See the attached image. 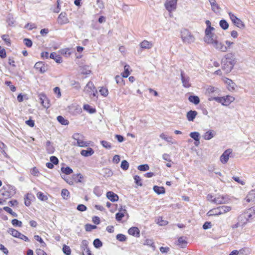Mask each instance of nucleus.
I'll list each match as a JSON object with an SVG mask.
<instances>
[{
	"instance_id": "f257e3e1",
	"label": "nucleus",
	"mask_w": 255,
	"mask_h": 255,
	"mask_svg": "<svg viewBox=\"0 0 255 255\" xmlns=\"http://www.w3.org/2000/svg\"><path fill=\"white\" fill-rule=\"evenodd\" d=\"M181 38L185 43L190 44L194 42L195 38L191 33L186 29L181 31Z\"/></svg>"
},
{
	"instance_id": "f03ea898",
	"label": "nucleus",
	"mask_w": 255,
	"mask_h": 255,
	"mask_svg": "<svg viewBox=\"0 0 255 255\" xmlns=\"http://www.w3.org/2000/svg\"><path fill=\"white\" fill-rule=\"evenodd\" d=\"M72 137L77 141V145L80 147H87L89 145V142L83 140L84 136L79 133H75Z\"/></svg>"
},
{
	"instance_id": "7ed1b4c3",
	"label": "nucleus",
	"mask_w": 255,
	"mask_h": 255,
	"mask_svg": "<svg viewBox=\"0 0 255 255\" xmlns=\"http://www.w3.org/2000/svg\"><path fill=\"white\" fill-rule=\"evenodd\" d=\"M211 41V42H208V44H211L215 48L221 51L225 52L227 51V47L217 39V36L212 39Z\"/></svg>"
},
{
	"instance_id": "20e7f679",
	"label": "nucleus",
	"mask_w": 255,
	"mask_h": 255,
	"mask_svg": "<svg viewBox=\"0 0 255 255\" xmlns=\"http://www.w3.org/2000/svg\"><path fill=\"white\" fill-rule=\"evenodd\" d=\"M230 18L232 20V22L236 25L238 27L243 29L245 27V25L244 22L239 18H238L233 13L230 12L228 13Z\"/></svg>"
},
{
	"instance_id": "39448f33",
	"label": "nucleus",
	"mask_w": 255,
	"mask_h": 255,
	"mask_svg": "<svg viewBox=\"0 0 255 255\" xmlns=\"http://www.w3.org/2000/svg\"><path fill=\"white\" fill-rule=\"evenodd\" d=\"M214 28H206L205 29V36L204 38V40L205 42L208 43V42H211L212 39L216 38L217 36L214 33H212V31L214 30Z\"/></svg>"
},
{
	"instance_id": "423d86ee",
	"label": "nucleus",
	"mask_w": 255,
	"mask_h": 255,
	"mask_svg": "<svg viewBox=\"0 0 255 255\" xmlns=\"http://www.w3.org/2000/svg\"><path fill=\"white\" fill-rule=\"evenodd\" d=\"M180 76L183 86L185 88H189L191 85L189 77L186 75L183 70H181Z\"/></svg>"
},
{
	"instance_id": "0eeeda50",
	"label": "nucleus",
	"mask_w": 255,
	"mask_h": 255,
	"mask_svg": "<svg viewBox=\"0 0 255 255\" xmlns=\"http://www.w3.org/2000/svg\"><path fill=\"white\" fill-rule=\"evenodd\" d=\"M177 0H166L164 3L166 9L169 12L174 10L176 8Z\"/></svg>"
},
{
	"instance_id": "6e6552de",
	"label": "nucleus",
	"mask_w": 255,
	"mask_h": 255,
	"mask_svg": "<svg viewBox=\"0 0 255 255\" xmlns=\"http://www.w3.org/2000/svg\"><path fill=\"white\" fill-rule=\"evenodd\" d=\"M39 100L41 104L46 109L50 107V101L45 94L42 93L38 95Z\"/></svg>"
},
{
	"instance_id": "1a4fd4ad",
	"label": "nucleus",
	"mask_w": 255,
	"mask_h": 255,
	"mask_svg": "<svg viewBox=\"0 0 255 255\" xmlns=\"http://www.w3.org/2000/svg\"><path fill=\"white\" fill-rule=\"evenodd\" d=\"M57 23L60 25H64L69 22V18L66 12H62L58 16L57 19Z\"/></svg>"
},
{
	"instance_id": "9d476101",
	"label": "nucleus",
	"mask_w": 255,
	"mask_h": 255,
	"mask_svg": "<svg viewBox=\"0 0 255 255\" xmlns=\"http://www.w3.org/2000/svg\"><path fill=\"white\" fill-rule=\"evenodd\" d=\"M254 211L255 210L252 209L251 208L244 213L245 216L244 217L246 218V220L244 221V225H246L248 222H250V220L255 218V213H254Z\"/></svg>"
},
{
	"instance_id": "9b49d317",
	"label": "nucleus",
	"mask_w": 255,
	"mask_h": 255,
	"mask_svg": "<svg viewBox=\"0 0 255 255\" xmlns=\"http://www.w3.org/2000/svg\"><path fill=\"white\" fill-rule=\"evenodd\" d=\"M236 62L235 56L232 53H228L222 60V63L224 64H233Z\"/></svg>"
},
{
	"instance_id": "f8f14e48",
	"label": "nucleus",
	"mask_w": 255,
	"mask_h": 255,
	"mask_svg": "<svg viewBox=\"0 0 255 255\" xmlns=\"http://www.w3.org/2000/svg\"><path fill=\"white\" fill-rule=\"evenodd\" d=\"M232 153V149L229 148L226 150L220 156V161L223 164H226L229 159V157H231L230 155Z\"/></svg>"
},
{
	"instance_id": "ddd939ff",
	"label": "nucleus",
	"mask_w": 255,
	"mask_h": 255,
	"mask_svg": "<svg viewBox=\"0 0 255 255\" xmlns=\"http://www.w3.org/2000/svg\"><path fill=\"white\" fill-rule=\"evenodd\" d=\"M222 80L227 85V88L229 91H232L235 89L236 84L231 79L224 77L222 78Z\"/></svg>"
},
{
	"instance_id": "4468645a",
	"label": "nucleus",
	"mask_w": 255,
	"mask_h": 255,
	"mask_svg": "<svg viewBox=\"0 0 255 255\" xmlns=\"http://www.w3.org/2000/svg\"><path fill=\"white\" fill-rule=\"evenodd\" d=\"M212 202L217 204H226L228 203V199L225 196H219L216 198H214Z\"/></svg>"
},
{
	"instance_id": "2eb2a0df",
	"label": "nucleus",
	"mask_w": 255,
	"mask_h": 255,
	"mask_svg": "<svg viewBox=\"0 0 255 255\" xmlns=\"http://www.w3.org/2000/svg\"><path fill=\"white\" fill-rule=\"evenodd\" d=\"M126 214L128 215V213L126 209H125V207L124 208L121 207L119 209V212L116 214V219L118 221H120Z\"/></svg>"
},
{
	"instance_id": "dca6fc26",
	"label": "nucleus",
	"mask_w": 255,
	"mask_h": 255,
	"mask_svg": "<svg viewBox=\"0 0 255 255\" xmlns=\"http://www.w3.org/2000/svg\"><path fill=\"white\" fill-rule=\"evenodd\" d=\"M139 45L142 49H149L153 47V43L151 41L144 40L139 43Z\"/></svg>"
},
{
	"instance_id": "f3484780",
	"label": "nucleus",
	"mask_w": 255,
	"mask_h": 255,
	"mask_svg": "<svg viewBox=\"0 0 255 255\" xmlns=\"http://www.w3.org/2000/svg\"><path fill=\"white\" fill-rule=\"evenodd\" d=\"M128 233L133 236L139 237L140 236V231L137 227H131L128 230Z\"/></svg>"
},
{
	"instance_id": "a211bd4d",
	"label": "nucleus",
	"mask_w": 255,
	"mask_h": 255,
	"mask_svg": "<svg viewBox=\"0 0 255 255\" xmlns=\"http://www.w3.org/2000/svg\"><path fill=\"white\" fill-rule=\"evenodd\" d=\"M107 197L112 202L117 201L119 199L118 196L112 191H108L106 194Z\"/></svg>"
},
{
	"instance_id": "6ab92c4d",
	"label": "nucleus",
	"mask_w": 255,
	"mask_h": 255,
	"mask_svg": "<svg viewBox=\"0 0 255 255\" xmlns=\"http://www.w3.org/2000/svg\"><path fill=\"white\" fill-rule=\"evenodd\" d=\"M216 134V132L213 130H209L206 131L203 135V138L205 140H210Z\"/></svg>"
},
{
	"instance_id": "aec40b11",
	"label": "nucleus",
	"mask_w": 255,
	"mask_h": 255,
	"mask_svg": "<svg viewBox=\"0 0 255 255\" xmlns=\"http://www.w3.org/2000/svg\"><path fill=\"white\" fill-rule=\"evenodd\" d=\"M80 153L83 156L88 157L92 155L94 153V151L91 147H88L86 150H82Z\"/></svg>"
},
{
	"instance_id": "412c9836",
	"label": "nucleus",
	"mask_w": 255,
	"mask_h": 255,
	"mask_svg": "<svg viewBox=\"0 0 255 255\" xmlns=\"http://www.w3.org/2000/svg\"><path fill=\"white\" fill-rule=\"evenodd\" d=\"M197 112L196 111H189L187 113V119L189 121L193 122L195 119V117L197 115Z\"/></svg>"
},
{
	"instance_id": "4be33fe9",
	"label": "nucleus",
	"mask_w": 255,
	"mask_h": 255,
	"mask_svg": "<svg viewBox=\"0 0 255 255\" xmlns=\"http://www.w3.org/2000/svg\"><path fill=\"white\" fill-rule=\"evenodd\" d=\"M246 200L248 202H255V189L254 190H252L249 192L246 197Z\"/></svg>"
},
{
	"instance_id": "5701e85b",
	"label": "nucleus",
	"mask_w": 255,
	"mask_h": 255,
	"mask_svg": "<svg viewBox=\"0 0 255 255\" xmlns=\"http://www.w3.org/2000/svg\"><path fill=\"white\" fill-rule=\"evenodd\" d=\"M79 71L82 74L85 75H89L91 72V70L89 69V66L87 65L81 66Z\"/></svg>"
},
{
	"instance_id": "b1692460",
	"label": "nucleus",
	"mask_w": 255,
	"mask_h": 255,
	"mask_svg": "<svg viewBox=\"0 0 255 255\" xmlns=\"http://www.w3.org/2000/svg\"><path fill=\"white\" fill-rule=\"evenodd\" d=\"M58 52L64 56L68 57L72 53V50L70 48H63L59 50Z\"/></svg>"
},
{
	"instance_id": "393cba45",
	"label": "nucleus",
	"mask_w": 255,
	"mask_h": 255,
	"mask_svg": "<svg viewBox=\"0 0 255 255\" xmlns=\"http://www.w3.org/2000/svg\"><path fill=\"white\" fill-rule=\"evenodd\" d=\"M211 5L212 9L215 12H218L220 10V7L218 4L216 2L215 0H209Z\"/></svg>"
},
{
	"instance_id": "a878e982",
	"label": "nucleus",
	"mask_w": 255,
	"mask_h": 255,
	"mask_svg": "<svg viewBox=\"0 0 255 255\" xmlns=\"http://www.w3.org/2000/svg\"><path fill=\"white\" fill-rule=\"evenodd\" d=\"M101 174L105 177H110L113 175V173L110 169L104 168L102 170Z\"/></svg>"
},
{
	"instance_id": "bb28decb",
	"label": "nucleus",
	"mask_w": 255,
	"mask_h": 255,
	"mask_svg": "<svg viewBox=\"0 0 255 255\" xmlns=\"http://www.w3.org/2000/svg\"><path fill=\"white\" fill-rule=\"evenodd\" d=\"M153 190L158 195L163 194L165 193V188L161 186L155 185L153 187Z\"/></svg>"
},
{
	"instance_id": "cd10ccee",
	"label": "nucleus",
	"mask_w": 255,
	"mask_h": 255,
	"mask_svg": "<svg viewBox=\"0 0 255 255\" xmlns=\"http://www.w3.org/2000/svg\"><path fill=\"white\" fill-rule=\"evenodd\" d=\"M218 208L220 215L229 212L231 210V207L228 206H220Z\"/></svg>"
},
{
	"instance_id": "c85d7f7f",
	"label": "nucleus",
	"mask_w": 255,
	"mask_h": 255,
	"mask_svg": "<svg viewBox=\"0 0 255 255\" xmlns=\"http://www.w3.org/2000/svg\"><path fill=\"white\" fill-rule=\"evenodd\" d=\"M85 91L88 93L96 91V88L95 87L93 83L91 82H89L85 88Z\"/></svg>"
},
{
	"instance_id": "c756f323",
	"label": "nucleus",
	"mask_w": 255,
	"mask_h": 255,
	"mask_svg": "<svg viewBox=\"0 0 255 255\" xmlns=\"http://www.w3.org/2000/svg\"><path fill=\"white\" fill-rule=\"evenodd\" d=\"M34 67L38 70L41 73H44L48 70L47 65H34Z\"/></svg>"
},
{
	"instance_id": "7c9ffc66",
	"label": "nucleus",
	"mask_w": 255,
	"mask_h": 255,
	"mask_svg": "<svg viewBox=\"0 0 255 255\" xmlns=\"http://www.w3.org/2000/svg\"><path fill=\"white\" fill-rule=\"evenodd\" d=\"M215 101L218 103H221L222 105L228 106L227 103L226 102V99L225 97H215Z\"/></svg>"
},
{
	"instance_id": "2f4dec72",
	"label": "nucleus",
	"mask_w": 255,
	"mask_h": 255,
	"mask_svg": "<svg viewBox=\"0 0 255 255\" xmlns=\"http://www.w3.org/2000/svg\"><path fill=\"white\" fill-rule=\"evenodd\" d=\"M130 66L129 65H125L124 66V72L122 73V77L123 78H127L130 73Z\"/></svg>"
},
{
	"instance_id": "473e14b6",
	"label": "nucleus",
	"mask_w": 255,
	"mask_h": 255,
	"mask_svg": "<svg viewBox=\"0 0 255 255\" xmlns=\"http://www.w3.org/2000/svg\"><path fill=\"white\" fill-rule=\"evenodd\" d=\"M50 58L53 59L56 63H61V57L59 55L57 54L55 52H52L49 56Z\"/></svg>"
},
{
	"instance_id": "72a5a7b5",
	"label": "nucleus",
	"mask_w": 255,
	"mask_h": 255,
	"mask_svg": "<svg viewBox=\"0 0 255 255\" xmlns=\"http://www.w3.org/2000/svg\"><path fill=\"white\" fill-rule=\"evenodd\" d=\"M189 101L195 105H198L200 103V99L197 96L191 95L188 98Z\"/></svg>"
},
{
	"instance_id": "f704fd0d",
	"label": "nucleus",
	"mask_w": 255,
	"mask_h": 255,
	"mask_svg": "<svg viewBox=\"0 0 255 255\" xmlns=\"http://www.w3.org/2000/svg\"><path fill=\"white\" fill-rule=\"evenodd\" d=\"M234 65H224L222 67V70L224 72V74H228L231 72L233 68Z\"/></svg>"
},
{
	"instance_id": "c9c22d12",
	"label": "nucleus",
	"mask_w": 255,
	"mask_h": 255,
	"mask_svg": "<svg viewBox=\"0 0 255 255\" xmlns=\"http://www.w3.org/2000/svg\"><path fill=\"white\" fill-rule=\"evenodd\" d=\"M219 92V90L218 88L213 87L212 86H209L206 89V93L210 94L213 93H218Z\"/></svg>"
},
{
	"instance_id": "e433bc0d",
	"label": "nucleus",
	"mask_w": 255,
	"mask_h": 255,
	"mask_svg": "<svg viewBox=\"0 0 255 255\" xmlns=\"http://www.w3.org/2000/svg\"><path fill=\"white\" fill-rule=\"evenodd\" d=\"M190 136L196 141V142L200 143V133L198 132L194 131L191 132Z\"/></svg>"
},
{
	"instance_id": "4c0bfd02",
	"label": "nucleus",
	"mask_w": 255,
	"mask_h": 255,
	"mask_svg": "<svg viewBox=\"0 0 255 255\" xmlns=\"http://www.w3.org/2000/svg\"><path fill=\"white\" fill-rule=\"evenodd\" d=\"M7 233L10 234L14 237L18 238L20 232L13 228H9L7 230Z\"/></svg>"
},
{
	"instance_id": "58836bf2",
	"label": "nucleus",
	"mask_w": 255,
	"mask_h": 255,
	"mask_svg": "<svg viewBox=\"0 0 255 255\" xmlns=\"http://www.w3.org/2000/svg\"><path fill=\"white\" fill-rule=\"evenodd\" d=\"M143 245L151 247L153 251H154L155 250V246H154V242L153 240L151 239L145 240L144 243H143Z\"/></svg>"
},
{
	"instance_id": "ea45409f",
	"label": "nucleus",
	"mask_w": 255,
	"mask_h": 255,
	"mask_svg": "<svg viewBox=\"0 0 255 255\" xmlns=\"http://www.w3.org/2000/svg\"><path fill=\"white\" fill-rule=\"evenodd\" d=\"M218 208L213 209L209 211L207 213L208 216H216L220 215Z\"/></svg>"
},
{
	"instance_id": "a19ab883",
	"label": "nucleus",
	"mask_w": 255,
	"mask_h": 255,
	"mask_svg": "<svg viewBox=\"0 0 255 255\" xmlns=\"http://www.w3.org/2000/svg\"><path fill=\"white\" fill-rule=\"evenodd\" d=\"M70 193L66 189H63L61 191V196L65 200H67L69 198Z\"/></svg>"
},
{
	"instance_id": "79ce46f5",
	"label": "nucleus",
	"mask_w": 255,
	"mask_h": 255,
	"mask_svg": "<svg viewBox=\"0 0 255 255\" xmlns=\"http://www.w3.org/2000/svg\"><path fill=\"white\" fill-rule=\"evenodd\" d=\"M61 170L62 173H64L66 175H69L73 172V170L70 167L68 166L66 167H61Z\"/></svg>"
},
{
	"instance_id": "37998d69",
	"label": "nucleus",
	"mask_w": 255,
	"mask_h": 255,
	"mask_svg": "<svg viewBox=\"0 0 255 255\" xmlns=\"http://www.w3.org/2000/svg\"><path fill=\"white\" fill-rule=\"evenodd\" d=\"M88 242L87 240H83L81 245V248L83 252H85L86 250H89L88 248Z\"/></svg>"
},
{
	"instance_id": "c03bdc74",
	"label": "nucleus",
	"mask_w": 255,
	"mask_h": 255,
	"mask_svg": "<svg viewBox=\"0 0 255 255\" xmlns=\"http://www.w3.org/2000/svg\"><path fill=\"white\" fill-rule=\"evenodd\" d=\"M57 121L62 125H67L69 124L68 120L65 119L62 116H59L57 117Z\"/></svg>"
},
{
	"instance_id": "a18cd8bd",
	"label": "nucleus",
	"mask_w": 255,
	"mask_h": 255,
	"mask_svg": "<svg viewBox=\"0 0 255 255\" xmlns=\"http://www.w3.org/2000/svg\"><path fill=\"white\" fill-rule=\"evenodd\" d=\"M62 251L66 255H70L71 254V250L70 248L66 245H64L63 246Z\"/></svg>"
},
{
	"instance_id": "49530a36",
	"label": "nucleus",
	"mask_w": 255,
	"mask_h": 255,
	"mask_svg": "<svg viewBox=\"0 0 255 255\" xmlns=\"http://www.w3.org/2000/svg\"><path fill=\"white\" fill-rule=\"evenodd\" d=\"M93 245L95 248L99 249L103 246V243L100 239H96L94 240Z\"/></svg>"
},
{
	"instance_id": "de8ad7c7",
	"label": "nucleus",
	"mask_w": 255,
	"mask_h": 255,
	"mask_svg": "<svg viewBox=\"0 0 255 255\" xmlns=\"http://www.w3.org/2000/svg\"><path fill=\"white\" fill-rule=\"evenodd\" d=\"M220 26L224 30H226L229 27V24L225 20H221L220 21Z\"/></svg>"
},
{
	"instance_id": "09e8293b",
	"label": "nucleus",
	"mask_w": 255,
	"mask_h": 255,
	"mask_svg": "<svg viewBox=\"0 0 255 255\" xmlns=\"http://www.w3.org/2000/svg\"><path fill=\"white\" fill-rule=\"evenodd\" d=\"M121 167L124 170H128L129 167L128 162L126 160H123L121 162Z\"/></svg>"
},
{
	"instance_id": "8fccbe9b",
	"label": "nucleus",
	"mask_w": 255,
	"mask_h": 255,
	"mask_svg": "<svg viewBox=\"0 0 255 255\" xmlns=\"http://www.w3.org/2000/svg\"><path fill=\"white\" fill-rule=\"evenodd\" d=\"M3 210L11 214L13 217H16L17 216V214L15 212H13L12 209L8 207H4Z\"/></svg>"
},
{
	"instance_id": "3c124183",
	"label": "nucleus",
	"mask_w": 255,
	"mask_h": 255,
	"mask_svg": "<svg viewBox=\"0 0 255 255\" xmlns=\"http://www.w3.org/2000/svg\"><path fill=\"white\" fill-rule=\"evenodd\" d=\"M137 169L141 171H145L149 170V167L148 164H145L138 166Z\"/></svg>"
},
{
	"instance_id": "603ef678",
	"label": "nucleus",
	"mask_w": 255,
	"mask_h": 255,
	"mask_svg": "<svg viewBox=\"0 0 255 255\" xmlns=\"http://www.w3.org/2000/svg\"><path fill=\"white\" fill-rule=\"evenodd\" d=\"M37 196L39 200L43 201H46L48 199L47 197L41 192H38L37 194Z\"/></svg>"
},
{
	"instance_id": "864d4df0",
	"label": "nucleus",
	"mask_w": 255,
	"mask_h": 255,
	"mask_svg": "<svg viewBox=\"0 0 255 255\" xmlns=\"http://www.w3.org/2000/svg\"><path fill=\"white\" fill-rule=\"evenodd\" d=\"M156 223L160 226H165L167 224L168 222L163 220L161 217H158L156 220Z\"/></svg>"
},
{
	"instance_id": "5fc2aeb1",
	"label": "nucleus",
	"mask_w": 255,
	"mask_h": 255,
	"mask_svg": "<svg viewBox=\"0 0 255 255\" xmlns=\"http://www.w3.org/2000/svg\"><path fill=\"white\" fill-rule=\"evenodd\" d=\"M101 143L106 149H110L112 147L111 144L107 141L102 140L101 141Z\"/></svg>"
},
{
	"instance_id": "6e6d98bb",
	"label": "nucleus",
	"mask_w": 255,
	"mask_h": 255,
	"mask_svg": "<svg viewBox=\"0 0 255 255\" xmlns=\"http://www.w3.org/2000/svg\"><path fill=\"white\" fill-rule=\"evenodd\" d=\"M116 239L120 242H125L127 240V237L123 234H119L117 235Z\"/></svg>"
},
{
	"instance_id": "4d7b16f0",
	"label": "nucleus",
	"mask_w": 255,
	"mask_h": 255,
	"mask_svg": "<svg viewBox=\"0 0 255 255\" xmlns=\"http://www.w3.org/2000/svg\"><path fill=\"white\" fill-rule=\"evenodd\" d=\"M11 223L13 226L15 227H21L22 226V222L17 219H13L11 221Z\"/></svg>"
},
{
	"instance_id": "13d9d810",
	"label": "nucleus",
	"mask_w": 255,
	"mask_h": 255,
	"mask_svg": "<svg viewBox=\"0 0 255 255\" xmlns=\"http://www.w3.org/2000/svg\"><path fill=\"white\" fill-rule=\"evenodd\" d=\"M134 182L138 186H141L142 185V183L141 182V179L140 177L138 175H135L134 176Z\"/></svg>"
},
{
	"instance_id": "bf43d9fd",
	"label": "nucleus",
	"mask_w": 255,
	"mask_h": 255,
	"mask_svg": "<svg viewBox=\"0 0 255 255\" xmlns=\"http://www.w3.org/2000/svg\"><path fill=\"white\" fill-rule=\"evenodd\" d=\"M84 109L89 111V112L91 114L96 112V110L95 109L92 108L89 105H85L84 106Z\"/></svg>"
},
{
	"instance_id": "052dcab7",
	"label": "nucleus",
	"mask_w": 255,
	"mask_h": 255,
	"mask_svg": "<svg viewBox=\"0 0 255 255\" xmlns=\"http://www.w3.org/2000/svg\"><path fill=\"white\" fill-rule=\"evenodd\" d=\"M99 92L101 95L103 96L104 97H107L109 93L108 90L107 88L104 87L102 88L100 90Z\"/></svg>"
},
{
	"instance_id": "680f3d73",
	"label": "nucleus",
	"mask_w": 255,
	"mask_h": 255,
	"mask_svg": "<svg viewBox=\"0 0 255 255\" xmlns=\"http://www.w3.org/2000/svg\"><path fill=\"white\" fill-rule=\"evenodd\" d=\"M97 226L95 225H92L91 224H86L85 225V230L86 231L90 232L92 230L96 229Z\"/></svg>"
},
{
	"instance_id": "e2e57ef3",
	"label": "nucleus",
	"mask_w": 255,
	"mask_h": 255,
	"mask_svg": "<svg viewBox=\"0 0 255 255\" xmlns=\"http://www.w3.org/2000/svg\"><path fill=\"white\" fill-rule=\"evenodd\" d=\"M34 238L35 239V240H36V241L39 242L40 243H41L42 244V246L44 247L46 245L45 243L44 242L42 239L39 236L35 235L34 236Z\"/></svg>"
},
{
	"instance_id": "0e129e2a",
	"label": "nucleus",
	"mask_w": 255,
	"mask_h": 255,
	"mask_svg": "<svg viewBox=\"0 0 255 255\" xmlns=\"http://www.w3.org/2000/svg\"><path fill=\"white\" fill-rule=\"evenodd\" d=\"M23 42H24V44L28 47H31V46L32 45V41L28 38H24L23 39Z\"/></svg>"
},
{
	"instance_id": "69168bd1",
	"label": "nucleus",
	"mask_w": 255,
	"mask_h": 255,
	"mask_svg": "<svg viewBox=\"0 0 255 255\" xmlns=\"http://www.w3.org/2000/svg\"><path fill=\"white\" fill-rule=\"evenodd\" d=\"M50 161L51 163L55 165H57L59 162L58 159L55 156H51L50 158Z\"/></svg>"
},
{
	"instance_id": "338daca9",
	"label": "nucleus",
	"mask_w": 255,
	"mask_h": 255,
	"mask_svg": "<svg viewBox=\"0 0 255 255\" xmlns=\"http://www.w3.org/2000/svg\"><path fill=\"white\" fill-rule=\"evenodd\" d=\"M87 207L83 204H79L77 207V209L81 212L85 211L87 210Z\"/></svg>"
},
{
	"instance_id": "774afa93",
	"label": "nucleus",
	"mask_w": 255,
	"mask_h": 255,
	"mask_svg": "<svg viewBox=\"0 0 255 255\" xmlns=\"http://www.w3.org/2000/svg\"><path fill=\"white\" fill-rule=\"evenodd\" d=\"M178 244L181 245L183 247L187 244V242L183 239V237H180L178 240Z\"/></svg>"
}]
</instances>
